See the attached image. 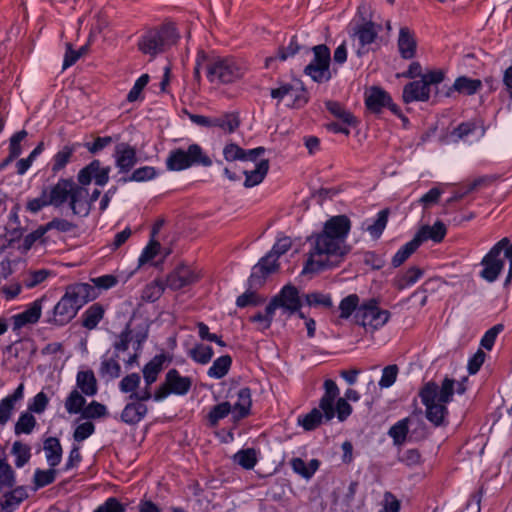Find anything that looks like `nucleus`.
I'll return each mask as SVG.
<instances>
[{
    "mask_svg": "<svg viewBox=\"0 0 512 512\" xmlns=\"http://www.w3.org/2000/svg\"><path fill=\"white\" fill-rule=\"evenodd\" d=\"M350 220L345 215L330 218L322 232L308 238L309 249L302 274L315 273L335 265L348 251L346 238Z\"/></svg>",
    "mask_w": 512,
    "mask_h": 512,
    "instance_id": "obj_1",
    "label": "nucleus"
},
{
    "mask_svg": "<svg viewBox=\"0 0 512 512\" xmlns=\"http://www.w3.org/2000/svg\"><path fill=\"white\" fill-rule=\"evenodd\" d=\"M147 339V330L133 331L126 327L113 343V350H108L101 357L99 374L107 380L116 379L121 375L119 360H122L127 368L138 364V358L142 350V344Z\"/></svg>",
    "mask_w": 512,
    "mask_h": 512,
    "instance_id": "obj_2",
    "label": "nucleus"
},
{
    "mask_svg": "<svg viewBox=\"0 0 512 512\" xmlns=\"http://www.w3.org/2000/svg\"><path fill=\"white\" fill-rule=\"evenodd\" d=\"M97 297L98 293L91 284L78 283L69 286L55 305L53 317L49 319V322L58 326L67 324L76 316L83 305Z\"/></svg>",
    "mask_w": 512,
    "mask_h": 512,
    "instance_id": "obj_3",
    "label": "nucleus"
},
{
    "mask_svg": "<svg viewBox=\"0 0 512 512\" xmlns=\"http://www.w3.org/2000/svg\"><path fill=\"white\" fill-rule=\"evenodd\" d=\"M454 385L453 379L445 378L441 386L428 382L420 390L419 396L426 408V418L435 426H440L445 421L446 404L452 400Z\"/></svg>",
    "mask_w": 512,
    "mask_h": 512,
    "instance_id": "obj_4",
    "label": "nucleus"
},
{
    "mask_svg": "<svg viewBox=\"0 0 512 512\" xmlns=\"http://www.w3.org/2000/svg\"><path fill=\"white\" fill-rule=\"evenodd\" d=\"M324 390L325 392L320 399L319 407L312 409L306 415L298 417V424L307 431L314 430L324 421L328 422L335 416L334 401L340 394V390L331 379H327L324 382Z\"/></svg>",
    "mask_w": 512,
    "mask_h": 512,
    "instance_id": "obj_5",
    "label": "nucleus"
},
{
    "mask_svg": "<svg viewBox=\"0 0 512 512\" xmlns=\"http://www.w3.org/2000/svg\"><path fill=\"white\" fill-rule=\"evenodd\" d=\"M246 72V67L233 57L215 56L206 64V76L214 84H230L240 78Z\"/></svg>",
    "mask_w": 512,
    "mask_h": 512,
    "instance_id": "obj_6",
    "label": "nucleus"
},
{
    "mask_svg": "<svg viewBox=\"0 0 512 512\" xmlns=\"http://www.w3.org/2000/svg\"><path fill=\"white\" fill-rule=\"evenodd\" d=\"M178 39L179 33H177L174 25L169 23L147 31L140 38L138 47L144 54L154 57L174 45Z\"/></svg>",
    "mask_w": 512,
    "mask_h": 512,
    "instance_id": "obj_7",
    "label": "nucleus"
},
{
    "mask_svg": "<svg viewBox=\"0 0 512 512\" xmlns=\"http://www.w3.org/2000/svg\"><path fill=\"white\" fill-rule=\"evenodd\" d=\"M193 165L204 167L212 165L211 159L204 154L198 144H191L187 150L181 148L171 150L166 159V167L170 171L185 170Z\"/></svg>",
    "mask_w": 512,
    "mask_h": 512,
    "instance_id": "obj_8",
    "label": "nucleus"
},
{
    "mask_svg": "<svg viewBox=\"0 0 512 512\" xmlns=\"http://www.w3.org/2000/svg\"><path fill=\"white\" fill-rule=\"evenodd\" d=\"M390 318V312L383 310L378 306L376 300L371 299L361 304L355 313V321L366 329V331H375L384 326Z\"/></svg>",
    "mask_w": 512,
    "mask_h": 512,
    "instance_id": "obj_9",
    "label": "nucleus"
},
{
    "mask_svg": "<svg viewBox=\"0 0 512 512\" xmlns=\"http://www.w3.org/2000/svg\"><path fill=\"white\" fill-rule=\"evenodd\" d=\"M509 239L502 238L490 251L483 257L480 265L483 267L479 275L485 281L492 283L497 280L499 274L504 268V249L508 245Z\"/></svg>",
    "mask_w": 512,
    "mask_h": 512,
    "instance_id": "obj_10",
    "label": "nucleus"
},
{
    "mask_svg": "<svg viewBox=\"0 0 512 512\" xmlns=\"http://www.w3.org/2000/svg\"><path fill=\"white\" fill-rule=\"evenodd\" d=\"M191 386L192 381L190 377L182 376L176 369H170L165 375L164 382L153 394V399L160 402L170 394L184 396L189 392Z\"/></svg>",
    "mask_w": 512,
    "mask_h": 512,
    "instance_id": "obj_11",
    "label": "nucleus"
},
{
    "mask_svg": "<svg viewBox=\"0 0 512 512\" xmlns=\"http://www.w3.org/2000/svg\"><path fill=\"white\" fill-rule=\"evenodd\" d=\"M313 59L305 67L306 75L310 76L315 82H325L331 78L329 69L330 50L326 45H316L312 48Z\"/></svg>",
    "mask_w": 512,
    "mask_h": 512,
    "instance_id": "obj_12",
    "label": "nucleus"
},
{
    "mask_svg": "<svg viewBox=\"0 0 512 512\" xmlns=\"http://www.w3.org/2000/svg\"><path fill=\"white\" fill-rule=\"evenodd\" d=\"M168 357L165 354L155 355L142 369L145 387L129 396L131 400L148 401L153 398L150 386L157 381L159 373L163 370Z\"/></svg>",
    "mask_w": 512,
    "mask_h": 512,
    "instance_id": "obj_13",
    "label": "nucleus"
},
{
    "mask_svg": "<svg viewBox=\"0 0 512 512\" xmlns=\"http://www.w3.org/2000/svg\"><path fill=\"white\" fill-rule=\"evenodd\" d=\"M110 166H103L99 160H93L83 167L77 175V181L81 185H89L94 182L97 186L103 187L109 182Z\"/></svg>",
    "mask_w": 512,
    "mask_h": 512,
    "instance_id": "obj_14",
    "label": "nucleus"
},
{
    "mask_svg": "<svg viewBox=\"0 0 512 512\" xmlns=\"http://www.w3.org/2000/svg\"><path fill=\"white\" fill-rule=\"evenodd\" d=\"M270 304L275 305V310L281 309L284 314L291 315L301 307V300L298 290L292 285L284 286L280 293L275 296Z\"/></svg>",
    "mask_w": 512,
    "mask_h": 512,
    "instance_id": "obj_15",
    "label": "nucleus"
},
{
    "mask_svg": "<svg viewBox=\"0 0 512 512\" xmlns=\"http://www.w3.org/2000/svg\"><path fill=\"white\" fill-rule=\"evenodd\" d=\"M198 279L199 275L192 268L180 264L167 275L164 283L167 288L176 291L197 282Z\"/></svg>",
    "mask_w": 512,
    "mask_h": 512,
    "instance_id": "obj_16",
    "label": "nucleus"
},
{
    "mask_svg": "<svg viewBox=\"0 0 512 512\" xmlns=\"http://www.w3.org/2000/svg\"><path fill=\"white\" fill-rule=\"evenodd\" d=\"M278 259L274 254L267 253L253 267L248 279L250 288H258L263 285L266 277L278 269Z\"/></svg>",
    "mask_w": 512,
    "mask_h": 512,
    "instance_id": "obj_17",
    "label": "nucleus"
},
{
    "mask_svg": "<svg viewBox=\"0 0 512 512\" xmlns=\"http://www.w3.org/2000/svg\"><path fill=\"white\" fill-rule=\"evenodd\" d=\"M380 27L371 20H364L361 23H356L352 28V36L358 42L357 54L361 55L366 46L372 44L379 31Z\"/></svg>",
    "mask_w": 512,
    "mask_h": 512,
    "instance_id": "obj_18",
    "label": "nucleus"
},
{
    "mask_svg": "<svg viewBox=\"0 0 512 512\" xmlns=\"http://www.w3.org/2000/svg\"><path fill=\"white\" fill-rule=\"evenodd\" d=\"M70 208L75 215L85 217L90 212L89 193L86 185L77 184L74 182L69 194Z\"/></svg>",
    "mask_w": 512,
    "mask_h": 512,
    "instance_id": "obj_19",
    "label": "nucleus"
},
{
    "mask_svg": "<svg viewBox=\"0 0 512 512\" xmlns=\"http://www.w3.org/2000/svg\"><path fill=\"white\" fill-rule=\"evenodd\" d=\"M265 152L263 147L244 150L237 144L229 143L223 149V156L227 161L255 162Z\"/></svg>",
    "mask_w": 512,
    "mask_h": 512,
    "instance_id": "obj_20",
    "label": "nucleus"
},
{
    "mask_svg": "<svg viewBox=\"0 0 512 512\" xmlns=\"http://www.w3.org/2000/svg\"><path fill=\"white\" fill-rule=\"evenodd\" d=\"M113 156L120 173L129 172L137 163L136 150L126 143L118 144Z\"/></svg>",
    "mask_w": 512,
    "mask_h": 512,
    "instance_id": "obj_21",
    "label": "nucleus"
},
{
    "mask_svg": "<svg viewBox=\"0 0 512 512\" xmlns=\"http://www.w3.org/2000/svg\"><path fill=\"white\" fill-rule=\"evenodd\" d=\"M43 300L44 298H40L33 301L26 310L12 316L13 329L19 330L28 324L36 323L41 316Z\"/></svg>",
    "mask_w": 512,
    "mask_h": 512,
    "instance_id": "obj_22",
    "label": "nucleus"
},
{
    "mask_svg": "<svg viewBox=\"0 0 512 512\" xmlns=\"http://www.w3.org/2000/svg\"><path fill=\"white\" fill-rule=\"evenodd\" d=\"M24 397V384L21 383L15 391L0 401V425L4 426L11 418L16 404Z\"/></svg>",
    "mask_w": 512,
    "mask_h": 512,
    "instance_id": "obj_23",
    "label": "nucleus"
},
{
    "mask_svg": "<svg viewBox=\"0 0 512 512\" xmlns=\"http://www.w3.org/2000/svg\"><path fill=\"white\" fill-rule=\"evenodd\" d=\"M74 182L70 179H60L50 190H47V198L50 205L59 207L69 199V194Z\"/></svg>",
    "mask_w": 512,
    "mask_h": 512,
    "instance_id": "obj_24",
    "label": "nucleus"
},
{
    "mask_svg": "<svg viewBox=\"0 0 512 512\" xmlns=\"http://www.w3.org/2000/svg\"><path fill=\"white\" fill-rule=\"evenodd\" d=\"M430 89L422 79L408 83L403 89V100L406 103L414 101H427Z\"/></svg>",
    "mask_w": 512,
    "mask_h": 512,
    "instance_id": "obj_25",
    "label": "nucleus"
},
{
    "mask_svg": "<svg viewBox=\"0 0 512 512\" xmlns=\"http://www.w3.org/2000/svg\"><path fill=\"white\" fill-rule=\"evenodd\" d=\"M252 405L251 391L249 388L244 387L237 392V400L232 405L233 420L238 421L247 417L250 413Z\"/></svg>",
    "mask_w": 512,
    "mask_h": 512,
    "instance_id": "obj_26",
    "label": "nucleus"
},
{
    "mask_svg": "<svg viewBox=\"0 0 512 512\" xmlns=\"http://www.w3.org/2000/svg\"><path fill=\"white\" fill-rule=\"evenodd\" d=\"M75 389L88 397L97 394V380L92 370H81L77 373Z\"/></svg>",
    "mask_w": 512,
    "mask_h": 512,
    "instance_id": "obj_27",
    "label": "nucleus"
},
{
    "mask_svg": "<svg viewBox=\"0 0 512 512\" xmlns=\"http://www.w3.org/2000/svg\"><path fill=\"white\" fill-rule=\"evenodd\" d=\"M142 402L134 400V402L128 403L122 410V421L130 425L140 422L148 411L147 406Z\"/></svg>",
    "mask_w": 512,
    "mask_h": 512,
    "instance_id": "obj_28",
    "label": "nucleus"
},
{
    "mask_svg": "<svg viewBox=\"0 0 512 512\" xmlns=\"http://www.w3.org/2000/svg\"><path fill=\"white\" fill-rule=\"evenodd\" d=\"M366 105L373 112H380L386 105H390V95L378 87L370 88L366 93Z\"/></svg>",
    "mask_w": 512,
    "mask_h": 512,
    "instance_id": "obj_29",
    "label": "nucleus"
},
{
    "mask_svg": "<svg viewBox=\"0 0 512 512\" xmlns=\"http://www.w3.org/2000/svg\"><path fill=\"white\" fill-rule=\"evenodd\" d=\"M398 49L404 59H411L415 55L416 40L413 33L407 27L400 28Z\"/></svg>",
    "mask_w": 512,
    "mask_h": 512,
    "instance_id": "obj_30",
    "label": "nucleus"
},
{
    "mask_svg": "<svg viewBox=\"0 0 512 512\" xmlns=\"http://www.w3.org/2000/svg\"><path fill=\"white\" fill-rule=\"evenodd\" d=\"M446 235V226L441 222L437 221L432 226H423L415 235L419 243L426 240H433L434 242H441Z\"/></svg>",
    "mask_w": 512,
    "mask_h": 512,
    "instance_id": "obj_31",
    "label": "nucleus"
},
{
    "mask_svg": "<svg viewBox=\"0 0 512 512\" xmlns=\"http://www.w3.org/2000/svg\"><path fill=\"white\" fill-rule=\"evenodd\" d=\"M255 164L254 168L251 170H245L244 174L246 176L244 185L245 187H254L258 184H260L263 179L265 178L268 169H269V163L266 159H261L259 161L253 162Z\"/></svg>",
    "mask_w": 512,
    "mask_h": 512,
    "instance_id": "obj_32",
    "label": "nucleus"
},
{
    "mask_svg": "<svg viewBox=\"0 0 512 512\" xmlns=\"http://www.w3.org/2000/svg\"><path fill=\"white\" fill-rule=\"evenodd\" d=\"M27 497L26 489L22 486L5 493L3 499H0V512H13Z\"/></svg>",
    "mask_w": 512,
    "mask_h": 512,
    "instance_id": "obj_33",
    "label": "nucleus"
},
{
    "mask_svg": "<svg viewBox=\"0 0 512 512\" xmlns=\"http://www.w3.org/2000/svg\"><path fill=\"white\" fill-rule=\"evenodd\" d=\"M484 135V130L480 129L475 123L467 122L459 125L452 133L456 139L464 142L478 140Z\"/></svg>",
    "mask_w": 512,
    "mask_h": 512,
    "instance_id": "obj_34",
    "label": "nucleus"
},
{
    "mask_svg": "<svg viewBox=\"0 0 512 512\" xmlns=\"http://www.w3.org/2000/svg\"><path fill=\"white\" fill-rule=\"evenodd\" d=\"M44 452L50 467L57 466L62 459V447L57 438L49 437L44 442Z\"/></svg>",
    "mask_w": 512,
    "mask_h": 512,
    "instance_id": "obj_35",
    "label": "nucleus"
},
{
    "mask_svg": "<svg viewBox=\"0 0 512 512\" xmlns=\"http://www.w3.org/2000/svg\"><path fill=\"white\" fill-rule=\"evenodd\" d=\"M240 121L235 113H225L213 116L212 128H218L223 133H233L239 127Z\"/></svg>",
    "mask_w": 512,
    "mask_h": 512,
    "instance_id": "obj_36",
    "label": "nucleus"
},
{
    "mask_svg": "<svg viewBox=\"0 0 512 512\" xmlns=\"http://www.w3.org/2000/svg\"><path fill=\"white\" fill-rule=\"evenodd\" d=\"M292 470L304 479H310L318 470L320 462L317 459H311L306 463L301 458H293L290 461Z\"/></svg>",
    "mask_w": 512,
    "mask_h": 512,
    "instance_id": "obj_37",
    "label": "nucleus"
},
{
    "mask_svg": "<svg viewBox=\"0 0 512 512\" xmlns=\"http://www.w3.org/2000/svg\"><path fill=\"white\" fill-rule=\"evenodd\" d=\"M86 399L84 394L78 389H73L65 398L64 407L68 414H81L85 408Z\"/></svg>",
    "mask_w": 512,
    "mask_h": 512,
    "instance_id": "obj_38",
    "label": "nucleus"
},
{
    "mask_svg": "<svg viewBox=\"0 0 512 512\" xmlns=\"http://www.w3.org/2000/svg\"><path fill=\"white\" fill-rule=\"evenodd\" d=\"M232 364V358L229 355H223L215 359L207 371V375L212 379H221L227 375Z\"/></svg>",
    "mask_w": 512,
    "mask_h": 512,
    "instance_id": "obj_39",
    "label": "nucleus"
},
{
    "mask_svg": "<svg viewBox=\"0 0 512 512\" xmlns=\"http://www.w3.org/2000/svg\"><path fill=\"white\" fill-rule=\"evenodd\" d=\"M79 144L65 145L53 157L52 171L54 173L62 170L70 161L73 153L78 149Z\"/></svg>",
    "mask_w": 512,
    "mask_h": 512,
    "instance_id": "obj_40",
    "label": "nucleus"
},
{
    "mask_svg": "<svg viewBox=\"0 0 512 512\" xmlns=\"http://www.w3.org/2000/svg\"><path fill=\"white\" fill-rule=\"evenodd\" d=\"M103 315H104L103 307L98 303L93 304L83 313L82 324L85 328L92 330L102 320Z\"/></svg>",
    "mask_w": 512,
    "mask_h": 512,
    "instance_id": "obj_41",
    "label": "nucleus"
},
{
    "mask_svg": "<svg viewBox=\"0 0 512 512\" xmlns=\"http://www.w3.org/2000/svg\"><path fill=\"white\" fill-rule=\"evenodd\" d=\"M418 239L415 237L404 244L393 256L392 258V265L394 267H399L402 265L420 246Z\"/></svg>",
    "mask_w": 512,
    "mask_h": 512,
    "instance_id": "obj_42",
    "label": "nucleus"
},
{
    "mask_svg": "<svg viewBox=\"0 0 512 512\" xmlns=\"http://www.w3.org/2000/svg\"><path fill=\"white\" fill-rule=\"evenodd\" d=\"M51 275L52 272L48 269L29 270L23 275V284L31 289L43 283Z\"/></svg>",
    "mask_w": 512,
    "mask_h": 512,
    "instance_id": "obj_43",
    "label": "nucleus"
},
{
    "mask_svg": "<svg viewBox=\"0 0 512 512\" xmlns=\"http://www.w3.org/2000/svg\"><path fill=\"white\" fill-rule=\"evenodd\" d=\"M275 312V305L269 303L265 308V313H257L250 320L256 324L258 330L265 331L270 328Z\"/></svg>",
    "mask_w": 512,
    "mask_h": 512,
    "instance_id": "obj_44",
    "label": "nucleus"
},
{
    "mask_svg": "<svg viewBox=\"0 0 512 512\" xmlns=\"http://www.w3.org/2000/svg\"><path fill=\"white\" fill-rule=\"evenodd\" d=\"M234 462L242 468L253 469L257 463L256 450L253 448L242 449L233 456Z\"/></svg>",
    "mask_w": 512,
    "mask_h": 512,
    "instance_id": "obj_45",
    "label": "nucleus"
},
{
    "mask_svg": "<svg viewBox=\"0 0 512 512\" xmlns=\"http://www.w3.org/2000/svg\"><path fill=\"white\" fill-rule=\"evenodd\" d=\"M409 421V418L401 419L389 429L388 435L393 439L394 444L401 445L406 441Z\"/></svg>",
    "mask_w": 512,
    "mask_h": 512,
    "instance_id": "obj_46",
    "label": "nucleus"
},
{
    "mask_svg": "<svg viewBox=\"0 0 512 512\" xmlns=\"http://www.w3.org/2000/svg\"><path fill=\"white\" fill-rule=\"evenodd\" d=\"M229 414L233 416L232 404L228 401L215 405L208 414V421L211 426H216L221 419Z\"/></svg>",
    "mask_w": 512,
    "mask_h": 512,
    "instance_id": "obj_47",
    "label": "nucleus"
},
{
    "mask_svg": "<svg viewBox=\"0 0 512 512\" xmlns=\"http://www.w3.org/2000/svg\"><path fill=\"white\" fill-rule=\"evenodd\" d=\"M481 81L467 77H459L453 84V89L467 95L476 93L481 87Z\"/></svg>",
    "mask_w": 512,
    "mask_h": 512,
    "instance_id": "obj_48",
    "label": "nucleus"
},
{
    "mask_svg": "<svg viewBox=\"0 0 512 512\" xmlns=\"http://www.w3.org/2000/svg\"><path fill=\"white\" fill-rule=\"evenodd\" d=\"M271 96L278 100H284L286 97H289L294 102H306L304 96H300L298 91L288 84L273 89L271 91Z\"/></svg>",
    "mask_w": 512,
    "mask_h": 512,
    "instance_id": "obj_49",
    "label": "nucleus"
},
{
    "mask_svg": "<svg viewBox=\"0 0 512 512\" xmlns=\"http://www.w3.org/2000/svg\"><path fill=\"white\" fill-rule=\"evenodd\" d=\"M11 452L15 456V465L18 468L27 464L31 458L30 447L18 441L13 443Z\"/></svg>",
    "mask_w": 512,
    "mask_h": 512,
    "instance_id": "obj_50",
    "label": "nucleus"
},
{
    "mask_svg": "<svg viewBox=\"0 0 512 512\" xmlns=\"http://www.w3.org/2000/svg\"><path fill=\"white\" fill-rule=\"evenodd\" d=\"M15 482V472L12 467L5 460H0V491L11 489Z\"/></svg>",
    "mask_w": 512,
    "mask_h": 512,
    "instance_id": "obj_51",
    "label": "nucleus"
},
{
    "mask_svg": "<svg viewBox=\"0 0 512 512\" xmlns=\"http://www.w3.org/2000/svg\"><path fill=\"white\" fill-rule=\"evenodd\" d=\"M190 357L199 364H207L211 361L214 352L210 346L198 344L189 352Z\"/></svg>",
    "mask_w": 512,
    "mask_h": 512,
    "instance_id": "obj_52",
    "label": "nucleus"
},
{
    "mask_svg": "<svg viewBox=\"0 0 512 512\" xmlns=\"http://www.w3.org/2000/svg\"><path fill=\"white\" fill-rule=\"evenodd\" d=\"M158 175L156 169L152 166H143L133 171V173L123 179V182H144L154 179Z\"/></svg>",
    "mask_w": 512,
    "mask_h": 512,
    "instance_id": "obj_53",
    "label": "nucleus"
},
{
    "mask_svg": "<svg viewBox=\"0 0 512 512\" xmlns=\"http://www.w3.org/2000/svg\"><path fill=\"white\" fill-rule=\"evenodd\" d=\"M305 302L310 307L330 308L332 306V298L329 294L322 292H311L305 295Z\"/></svg>",
    "mask_w": 512,
    "mask_h": 512,
    "instance_id": "obj_54",
    "label": "nucleus"
},
{
    "mask_svg": "<svg viewBox=\"0 0 512 512\" xmlns=\"http://www.w3.org/2000/svg\"><path fill=\"white\" fill-rule=\"evenodd\" d=\"M165 288L167 287L164 280L157 279L145 287L142 297L147 301L154 302L161 297Z\"/></svg>",
    "mask_w": 512,
    "mask_h": 512,
    "instance_id": "obj_55",
    "label": "nucleus"
},
{
    "mask_svg": "<svg viewBox=\"0 0 512 512\" xmlns=\"http://www.w3.org/2000/svg\"><path fill=\"white\" fill-rule=\"evenodd\" d=\"M326 108L335 117L342 120L343 123L351 125L354 123V117L340 103L335 101H327Z\"/></svg>",
    "mask_w": 512,
    "mask_h": 512,
    "instance_id": "obj_56",
    "label": "nucleus"
},
{
    "mask_svg": "<svg viewBox=\"0 0 512 512\" xmlns=\"http://www.w3.org/2000/svg\"><path fill=\"white\" fill-rule=\"evenodd\" d=\"M57 471L54 467L48 470L36 469L34 472L35 489L45 487L55 481Z\"/></svg>",
    "mask_w": 512,
    "mask_h": 512,
    "instance_id": "obj_57",
    "label": "nucleus"
},
{
    "mask_svg": "<svg viewBox=\"0 0 512 512\" xmlns=\"http://www.w3.org/2000/svg\"><path fill=\"white\" fill-rule=\"evenodd\" d=\"M35 425L36 420L32 414L28 412L22 413L15 424V433L30 434L33 431Z\"/></svg>",
    "mask_w": 512,
    "mask_h": 512,
    "instance_id": "obj_58",
    "label": "nucleus"
},
{
    "mask_svg": "<svg viewBox=\"0 0 512 512\" xmlns=\"http://www.w3.org/2000/svg\"><path fill=\"white\" fill-rule=\"evenodd\" d=\"M388 220V212L387 210H382L377 214L376 219L373 220L372 224H367V231L371 234L372 237L378 238L387 225Z\"/></svg>",
    "mask_w": 512,
    "mask_h": 512,
    "instance_id": "obj_59",
    "label": "nucleus"
},
{
    "mask_svg": "<svg viewBox=\"0 0 512 512\" xmlns=\"http://www.w3.org/2000/svg\"><path fill=\"white\" fill-rule=\"evenodd\" d=\"M107 415V408L105 405L92 401L88 405L85 406L81 417L84 419H97L101 417H105Z\"/></svg>",
    "mask_w": 512,
    "mask_h": 512,
    "instance_id": "obj_60",
    "label": "nucleus"
},
{
    "mask_svg": "<svg viewBox=\"0 0 512 512\" xmlns=\"http://www.w3.org/2000/svg\"><path fill=\"white\" fill-rule=\"evenodd\" d=\"M359 298L356 294H350L340 302V316L341 318L347 319L351 314L357 310Z\"/></svg>",
    "mask_w": 512,
    "mask_h": 512,
    "instance_id": "obj_61",
    "label": "nucleus"
},
{
    "mask_svg": "<svg viewBox=\"0 0 512 512\" xmlns=\"http://www.w3.org/2000/svg\"><path fill=\"white\" fill-rule=\"evenodd\" d=\"M398 372H399V369H398L397 365L392 364V365L386 366L382 370V375H381V378L378 383L379 386L381 388L391 387L397 379Z\"/></svg>",
    "mask_w": 512,
    "mask_h": 512,
    "instance_id": "obj_62",
    "label": "nucleus"
},
{
    "mask_svg": "<svg viewBox=\"0 0 512 512\" xmlns=\"http://www.w3.org/2000/svg\"><path fill=\"white\" fill-rule=\"evenodd\" d=\"M141 378L137 373H131L125 376L119 383V389L123 393H138L136 389L140 385Z\"/></svg>",
    "mask_w": 512,
    "mask_h": 512,
    "instance_id": "obj_63",
    "label": "nucleus"
},
{
    "mask_svg": "<svg viewBox=\"0 0 512 512\" xmlns=\"http://www.w3.org/2000/svg\"><path fill=\"white\" fill-rule=\"evenodd\" d=\"M125 510V507L116 498L111 497L93 512H125Z\"/></svg>",
    "mask_w": 512,
    "mask_h": 512,
    "instance_id": "obj_64",
    "label": "nucleus"
}]
</instances>
